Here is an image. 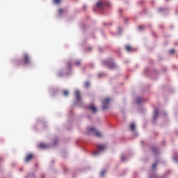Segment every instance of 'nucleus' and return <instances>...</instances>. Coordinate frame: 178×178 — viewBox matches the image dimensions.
<instances>
[{"label": "nucleus", "mask_w": 178, "mask_h": 178, "mask_svg": "<svg viewBox=\"0 0 178 178\" xmlns=\"http://www.w3.org/2000/svg\"><path fill=\"white\" fill-rule=\"evenodd\" d=\"M125 158L124 155L121 156V161H124Z\"/></svg>", "instance_id": "20"}, {"label": "nucleus", "mask_w": 178, "mask_h": 178, "mask_svg": "<svg viewBox=\"0 0 178 178\" xmlns=\"http://www.w3.org/2000/svg\"><path fill=\"white\" fill-rule=\"evenodd\" d=\"M156 165H158V163H155L152 165V169H155L156 168Z\"/></svg>", "instance_id": "18"}, {"label": "nucleus", "mask_w": 178, "mask_h": 178, "mask_svg": "<svg viewBox=\"0 0 178 178\" xmlns=\"http://www.w3.org/2000/svg\"><path fill=\"white\" fill-rule=\"evenodd\" d=\"M55 3H59L60 2V0H54Z\"/></svg>", "instance_id": "23"}, {"label": "nucleus", "mask_w": 178, "mask_h": 178, "mask_svg": "<svg viewBox=\"0 0 178 178\" xmlns=\"http://www.w3.org/2000/svg\"><path fill=\"white\" fill-rule=\"evenodd\" d=\"M97 150L95 152V155H98L99 154V151H104L106 149V146L105 145H97Z\"/></svg>", "instance_id": "4"}, {"label": "nucleus", "mask_w": 178, "mask_h": 178, "mask_svg": "<svg viewBox=\"0 0 178 178\" xmlns=\"http://www.w3.org/2000/svg\"><path fill=\"white\" fill-rule=\"evenodd\" d=\"M38 147L42 149H44L45 148H47V145L45 143H40L38 145Z\"/></svg>", "instance_id": "10"}, {"label": "nucleus", "mask_w": 178, "mask_h": 178, "mask_svg": "<svg viewBox=\"0 0 178 178\" xmlns=\"http://www.w3.org/2000/svg\"><path fill=\"white\" fill-rule=\"evenodd\" d=\"M85 87H86V88L90 87V82H86L85 83Z\"/></svg>", "instance_id": "17"}, {"label": "nucleus", "mask_w": 178, "mask_h": 178, "mask_svg": "<svg viewBox=\"0 0 178 178\" xmlns=\"http://www.w3.org/2000/svg\"><path fill=\"white\" fill-rule=\"evenodd\" d=\"M75 98L78 102H81V95L80 94V91L75 90Z\"/></svg>", "instance_id": "5"}, {"label": "nucleus", "mask_w": 178, "mask_h": 178, "mask_svg": "<svg viewBox=\"0 0 178 178\" xmlns=\"http://www.w3.org/2000/svg\"><path fill=\"white\" fill-rule=\"evenodd\" d=\"M104 65H107V67H109V69H115V67H116L115 63H108V61H104Z\"/></svg>", "instance_id": "6"}, {"label": "nucleus", "mask_w": 178, "mask_h": 178, "mask_svg": "<svg viewBox=\"0 0 178 178\" xmlns=\"http://www.w3.org/2000/svg\"><path fill=\"white\" fill-rule=\"evenodd\" d=\"M88 131H89L88 134H90V133H93V134H95L96 137H102V134L97 131V129L94 128V127H90L88 128Z\"/></svg>", "instance_id": "1"}, {"label": "nucleus", "mask_w": 178, "mask_h": 178, "mask_svg": "<svg viewBox=\"0 0 178 178\" xmlns=\"http://www.w3.org/2000/svg\"><path fill=\"white\" fill-rule=\"evenodd\" d=\"M169 52H170V54H175V49H170V51H169Z\"/></svg>", "instance_id": "19"}, {"label": "nucleus", "mask_w": 178, "mask_h": 178, "mask_svg": "<svg viewBox=\"0 0 178 178\" xmlns=\"http://www.w3.org/2000/svg\"><path fill=\"white\" fill-rule=\"evenodd\" d=\"M22 62L24 65H30V56L27 54H24L22 56Z\"/></svg>", "instance_id": "2"}, {"label": "nucleus", "mask_w": 178, "mask_h": 178, "mask_svg": "<svg viewBox=\"0 0 178 178\" xmlns=\"http://www.w3.org/2000/svg\"><path fill=\"white\" fill-rule=\"evenodd\" d=\"M88 109H89V111H91L93 113H96L97 112V107H95L94 104H90L88 106Z\"/></svg>", "instance_id": "7"}, {"label": "nucleus", "mask_w": 178, "mask_h": 178, "mask_svg": "<svg viewBox=\"0 0 178 178\" xmlns=\"http://www.w3.org/2000/svg\"><path fill=\"white\" fill-rule=\"evenodd\" d=\"M109 102H111V99H109V98H106L102 102V109L104 111H105L106 109H108V105H109Z\"/></svg>", "instance_id": "3"}, {"label": "nucleus", "mask_w": 178, "mask_h": 178, "mask_svg": "<svg viewBox=\"0 0 178 178\" xmlns=\"http://www.w3.org/2000/svg\"><path fill=\"white\" fill-rule=\"evenodd\" d=\"M17 65H20V63H18V64Z\"/></svg>", "instance_id": "26"}, {"label": "nucleus", "mask_w": 178, "mask_h": 178, "mask_svg": "<svg viewBox=\"0 0 178 178\" xmlns=\"http://www.w3.org/2000/svg\"><path fill=\"white\" fill-rule=\"evenodd\" d=\"M63 95H65V97H67V95H69V91H67V90H64V91L63 92Z\"/></svg>", "instance_id": "14"}, {"label": "nucleus", "mask_w": 178, "mask_h": 178, "mask_svg": "<svg viewBox=\"0 0 178 178\" xmlns=\"http://www.w3.org/2000/svg\"><path fill=\"white\" fill-rule=\"evenodd\" d=\"M33 154H29L25 159V162L26 163H29V162H30V161L33 159Z\"/></svg>", "instance_id": "8"}, {"label": "nucleus", "mask_w": 178, "mask_h": 178, "mask_svg": "<svg viewBox=\"0 0 178 178\" xmlns=\"http://www.w3.org/2000/svg\"><path fill=\"white\" fill-rule=\"evenodd\" d=\"M125 49L127 51H128V52H130V51H133V49L131 48V46H130V45H127L125 47Z\"/></svg>", "instance_id": "12"}, {"label": "nucleus", "mask_w": 178, "mask_h": 178, "mask_svg": "<svg viewBox=\"0 0 178 178\" xmlns=\"http://www.w3.org/2000/svg\"><path fill=\"white\" fill-rule=\"evenodd\" d=\"M140 102H141V98L138 97L136 99V104H140Z\"/></svg>", "instance_id": "15"}, {"label": "nucleus", "mask_w": 178, "mask_h": 178, "mask_svg": "<svg viewBox=\"0 0 178 178\" xmlns=\"http://www.w3.org/2000/svg\"><path fill=\"white\" fill-rule=\"evenodd\" d=\"M159 113V111L158 110H155L154 113V120H155L158 118V115Z\"/></svg>", "instance_id": "11"}, {"label": "nucleus", "mask_w": 178, "mask_h": 178, "mask_svg": "<svg viewBox=\"0 0 178 178\" xmlns=\"http://www.w3.org/2000/svg\"><path fill=\"white\" fill-rule=\"evenodd\" d=\"M159 12H161L162 10V9L159 8Z\"/></svg>", "instance_id": "25"}, {"label": "nucleus", "mask_w": 178, "mask_h": 178, "mask_svg": "<svg viewBox=\"0 0 178 178\" xmlns=\"http://www.w3.org/2000/svg\"><path fill=\"white\" fill-rule=\"evenodd\" d=\"M135 129H136V124H134V123L131 124H130V130L134 131V130H135Z\"/></svg>", "instance_id": "13"}, {"label": "nucleus", "mask_w": 178, "mask_h": 178, "mask_svg": "<svg viewBox=\"0 0 178 178\" xmlns=\"http://www.w3.org/2000/svg\"><path fill=\"white\" fill-rule=\"evenodd\" d=\"M143 29H144V26H139V30H143Z\"/></svg>", "instance_id": "24"}, {"label": "nucleus", "mask_w": 178, "mask_h": 178, "mask_svg": "<svg viewBox=\"0 0 178 178\" xmlns=\"http://www.w3.org/2000/svg\"><path fill=\"white\" fill-rule=\"evenodd\" d=\"M63 12V10H62V9L58 10V13H59L60 15H62Z\"/></svg>", "instance_id": "21"}, {"label": "nucleus", "mask_w": 178, "mask_h": 178, "mask_svg": "<svg viewBox=\"0 0 178 178\" xmlns=\"http://www.w3.org/2000/svg\"><path fill=\"white\" fill-rule=\"evenodd\" d=\"M97 8H99V9H104V3L101 1H98L96 4Z\"/></svg>", "instance_id": "9"}, {"label": "nucleus", "mask_w": 178, "mask_h": 178, "mask_svg": "<svg viewBox=\"0 0 178 178\" xmlns=\"http://www.w3.org/2000/svg\"><path fill=\"white\" fill-rule=\"evenodd\" d=\"M81 63V62L80 60H77V61H76V63H75V64H76V66H80Z\"/></svg>", "instance_id": "16"}, {"label": "nucleus", "mask_w": 178, "mask_h": 178, "mask_svg": "<svg viewBox=\"0 0 178 178\" xmlns=\"http://www.w3.org/2000/svg\"><path fill=\"white\" fill-rule=\"evenodd\" d=\"M105 173H106L105 170H103V171H102L100 175H101V176H104V175H105Z\"/></svg>", "instance_id": "22"}]
</instances>
